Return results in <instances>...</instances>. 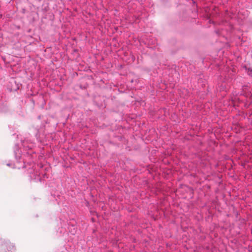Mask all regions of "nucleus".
Segmentation results:
<instances>
[{
  "label": "nucleus",
  "instance_id": "obj_2",
  "mask_svg": "<svg viewBox=\"0 0 252 252\" xmlns=\"http://www.w3.org/2000/svg\"><path fill=\"white\" fill-rule=\"evenodd\" d=\"M248 73L250 75L252 76V69L249 68L248 69Z\"/></svg>",
  "mask_w": 252,
  "mask_h": 252
},
{
  "label": "nucleus",
  "instance_id": "obj_1",
  "mask_svg": "<svg viewBox=\"0 0 252 252\" xmlns=\"http://www.w3.org/2000/svg\"><path fill=\"white\" fill-rule=\"evenodd\" d=\"M14 246L12 244L7 243L1 246L0 252H12Z\"/></svg>",
  "mask_w": 252,
  "mask_h": 252
},
{
  "label": "nucleus",
  "instance_id": "obj_3",
  "mask_svg": "<svg viewBox=\"0 0 252 252\" xmlns=\"http://www.w3.org/2000/svg\"><path fill=\"white\" fill-rule=\"evenodd\" d=\"M7 166H11V165H10V163L7 164Z\"/></svg>",
  "mask_w": 252,
  "mask_h": 252
}]
</instances>
